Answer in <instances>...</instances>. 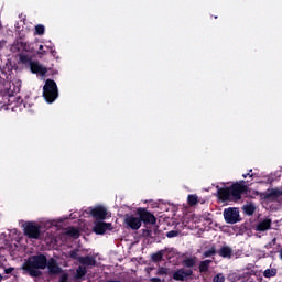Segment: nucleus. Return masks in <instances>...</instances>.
Returning <instances> with one entry per match:
<instances>
[{
    "instance_id": "obj_24",
    "label": "nucleus",
    "mask_w": 282,
    "mask_h": 282,
    "mask_svg": "<svg viewBox=\"0 0 282 282\" xmlns=\"http://www.w3.org/2000/svg\"><path fill=\"white\" fill-rule=\"evenodd\" d=\"M34 61H32V57H30V55H20V63H22L23 65H31V63H33Z\"/></svg>"
},
{
    "instance_id": "obj_8",
    "label": "nucleus",
    "mask_w": 282,
    "mask_h": 282,
    "mask_svg": "<svg viewBox=\"0 0 282 282\" xmlns=\"http://www.w3.org/2000/svg\"><path fill=\"white\" fill-rule=\"evenodd\" d=\"M279 197H282V191L279 188H269L265 192L260 193V198L264 202H275Z\"/></svg>"
},
{
    "instance_id": "obj_6",
    "label": "nucleus",
    "mask_w": 282,
    "mask_h": 282,
    "mask_svg": "<svg viewBox=\"0 0 282 282\" xmlns=\"http://www.w3.org/2000/svg\"><path fill=\"white\" fill-rule=\"evenodd\" d=\"M229 191L231 193V199L234 202H239V199H241V195H243V193H248V185H243L241 183H234L229 187Z\"/></svg>"
},
{
    "instance_id": "obj_38",
    "label": "nucleus",
    "mask_w": 282,
    "mask_h": 282,
    "mask_svg": "<svg viewBox=\"0 0 282 282\" xmlns=\"http://www.w3.org/2000/svg\"><path fill=\"white\" fill-rule=\"evenodd\" d=\"M21 102H23V99H21V97H18V98H17V104H18V105H21Z\"/></svg>"
},
{
    "instance_id": "obj_27",
    "label": "nucleus",
    "mask_w": 282,
    "mask_h": 282,
    "mask_svg": "<svg viewBox=\"0 0 282 282\" xmlns=\"http://www.w3.org/2000/svg\"><path fill=\"white\" fill-rule=\"evenodd\" d=\"M214 254H217V250L215 249V247H212L209 250L203 253V257L208 258L214 257Z\"/></svg>"
},
{
    "instance_id": "obj_26",
    "label": "nucleus",
    "mask_w": 282,
    "mask_h": 282,
    "mask_svg": "<svg viewBox=\"0 0 282 282\" xmlns=\"http://www.w3.org/2000/svg\"><path fill=\"white\" fill-rule=\"evenodd\" d=\"M35 34L37 36H43V34H45V26L43 24H37L35 26Z\"/></svg>"
},
{
    "instance_id": "obj_17",
    "label": "nucleus",
    "mask_w": 282,
    "mask_h": 282,
    "mask_svg": "<svg viewBox=\"0 0 282 282\" xmlns=\"http://www.w3.org/2000/svg\"><path fill=\"white\" fill-rule=\"evenodd\" d=\"M213 263V260H204L199 262L198 269L200 274H204V272H208L210 270V264Z\"/></svg>"
},
{
    "instance_id": "obj_14",
    "label": "nucleus",
    "mask_w": 282,
    "mask_h": 282,
    "mask_svg": "<svg viewBox=\"0 0 282 282\" xmlns=\"http://www.w3.org/2000/svg\"><path fill=\"white\" fill-rule=\"evenodd\" d=\"M272 228V220L270 219H264L257 225V230L259 232H265V230H270Z\"/></svg>"
},
{
    "instance_id": "obj_42",
    "label": "nucleus",
    "mask_w": 282,
    "mask_h": 282,
    "mask_svg": "<svg viewBox=\"0 0 282 282\" xmlns=\"http://www.w3.org/2000/svg\"><path fill=\"white\" fill-rule=\"evenodd\" d=\"M0 85H1V79H0Z\"/></svg>"
},
{
    "instance_id": "obj_9",
    "label": "nucleus",
    "mask_w": 282,
    "mask_h": 282,
    "mask_svg": "<svg viewBox=\"0 0 282 282\" xmlns=\"http://www.w3.org/2000/svg\"><path fill=\"white\" fill-rule=\"evenodd\" d=\"M107 230H113V225L111 223L95 220V225L93 227V232H95V235H105Z\"/></svg>"
},
{
    "instance_id": "obj_19",
    "label": "nucleus",
    "mask_w": 282,
    "mask_h": 282,
    "mask_svg": "<svg viewBox=\"0 0 282 282\" xmlns=\"http://www.w3.org/2000/svg\"><path fill=\"white\" fill-rule=\"evenodd\" d=\"M184 268H195L197 265V259L196 258H185L183 260Z\"/></svg>"
},
{
    "instance_id": "obj_41",
    "label": "nucleus",
    "mask_w": 282,
    "mask_h": 282,
    "mask_svg": "<svg viewBox=\"0 0 282 282\" xmlns=\"http://www.w3.org/2000/svg\"><path fill=\"white\" fill-rule=\"evenodd\" d=\"M240 184H246V181H240Z\"/></svg>"
},
{
    "instance_id": "obj_5",
    "label": "nucleus",
    "mask_w": 282,
    "mask_h": 282,
    "mask_svg": "<svg viewBox=\"0 0 282 282\" xmlns=\"http://www.w3.org/2000/svg\"><path fill=\"white\" fill-rule=\"evenodd\" d=\"M223 215L226 224H239V221H241L239 208L237 207H229L224 209Z\"/></svg>"
},
{
    "instance_id": "obj_1",
    "label": "nucleus",
    "mask_w": 282,
    "mask_h": 282,
    "mask_svg": "<svg viewBox=\"0 0 282 282\" xmlns=\"http://www.w3.org/2000/svg\"><path fill=\"white\" fill-rule=\"evenodd\" d=\"M137 215L126 214L124 215V225L130 228V230H140L142 228V224L144 226H155L158 224V218L151 212L147 210V208L139 207L137 209Z\"/></svg>"
},
{
    "instance_id": "obj_13",
    "label": "nucleus",
    "mask_w": 282,
    "mask_h": 282,
    "mask_svg": "<svg viewBox=\"0 0 282 282\" xmlns=\"http://www.w3.org/2000/svg\"><path fill=\"white\" fill-rule=\"evenodd\" d=\"M217 194H218V198L220 199V202H230V200H232V196H231V193H230V187L218 188Z\"/></svg>"
},
{
    "instance_id": "obj_12",
    "label": "nucleus",
    "mask_w": 282,
    "mask_h": 282,
    "mask_svg": "<svg viewBox=\"0 0 282 282\" xmlns=\"http://www.w3.org/2000/svg\"><path fill=\"white\" fill-rule=\"evenodd\" d=\"M30 69L32 74H39V76H45L47 74V68L41 65L39 61L31 62Z\"/></svg>"
},
{
    "instance_id": "obj_30",
    "label": "nucleus",
    "mask_w": 282,
    "mask_h": 282,
    "mask_svg": "<svg viewBox=\"0 0 282 282\" xmlns=\"http://www.w3.org/2000/svg\"><path fill=\"white\" fill-rule=\"evenodd\" d=\"M78 252H79V250L78 249H75V250H72V251H69V258L70 259H74L75 261H78V258L80 257V256H78Z\"/></svg>"
},
{
    "instance_id": "obj_36",
    "label": "nucleus",
    "mask_w": 282,
    "mask_h": 282,
    "mask_svg": "<svg viewBox=\"0 0 282 282\" xmlns=\"http://www.w3.org/2000/svg\"><path fill=\"white\" fill-rule=\"evenodd\" d=\"M150 281L151 282H162V279H160V278H151Z\"/></svg>"
},
{
    "instance_id": "obj_29",
    "label": "nucleus",
    "mask_w": 282,
    "mask_h": 282,
    "mask_svg": "<svg viewBox=\"0 0 282 282\" xmlns=\"http://www.w3.org/2000/svg\"><path fill=\"white\" fill-rule=\"evenodd\" d=\"M156 274L159 276H166L169 274V269L164 267H160Z\"/></svg>"
},
{
    "instance_id": "obj_32",
    "label": "nucleus",
    "mask_w": 282,
    "mask_h": 282,
    "mask_svg": "<svg viewBox=\"0 0 282 282\" xmlns=\"http://www.w3.org/2000/svg\"><path fill=\"white\" fill-rule=\"evenodd\" d=\"M142 237L153 238V230H151V229H142Z\"/></svg>"
},
{
    "instance_id": "obj_23",
    "label": "nucleus",
    "mask_w": 282,
    "mask_h": 282,
    "mask_svg": "<svg viewBox=\"0 0 282 282\" xmlns=\"http://www.w3.org/2000/svg\"><path fill=\"white\" fill-rule=\"evenodd\" d=\"M162 259H164V251H159V252L152 254V261L154 263H160V261H162Z\"/></svg>"
},
{
    "instance_id": "obj_37",
    "label": "nucleus",
    "mask_w": 282,
    "mask_h": 282,
    "mask_svg": "<svg viewBox=\"0 0 282 282\" xmlns=\"http://www.w3.org/2000/svg\"><path fill=\"white\" fill-rule=\"evenodd\" d=\"M152 232H154V235H160V229H158V226L156 227H154V229H153V231Z\"/></svg>"
},
{
    "instance_id": "obj_34",
    "label": "nucleus",
    "mask_w": 282,
    "mask_h": 282,
    "mask_svg": "<svg viewBox=\"0 0 282 282\" xmlns=\"http://www.w3.org/2000/svg\"><path fill=\"white\" fill-rule=\"evenodd\" d=\"M177 235H178L177 231L171 230V231H169V232L166 234V237H167L169 239H173V237H177Z\"/></svg>"
},
{
    "instance_id": "obj_10",
    "label": "nucleus",
    "mask_w": 282,
    "mask_h": 282,
    "mask_svg": "<svg viewBox=\"0 0 282 282\" xmlns=\"http://www.w3.org/2000/svg\"><path fill=\"white\" fill-rule=\"evenodd\" d=\"M188 276H193V269L181 268L173 273L174 281H186Z\"/></svg>"
},
{
    "instance_id": "obj_22",
    "label": "nucleus",
    "mask_w": 282,
    "mask_h": 282,
    "mask_svg": "<svg viewBox=\"0 0 282 282\" xmlns=\"http://www.w3.org/2000/svg\"><path fill=\"white\" fill-rule=\"evenodd\" d=\"M66 235H68L69 237H75V239H78V237H80V231L78 229H76L75 227H70L66 231Z\"/></svg>"
},
{
    "instance_id": "obj_35",
    "label": "nucleus",
    "mask_w": 282,
    "mask_h": 282,
    "mask_svg": "<svg viewBox=\"0 0 282 282\" xmlns=\"http://www.w3.org/2000/svg\"><path fill=\"white\" fill-rule=\"evenodd\" d=\"M252 173V170L249 171V173L247 174H242V177L246 180V177H254V174H250Z\"/></svg>"
},
{
    "instance_id": "obj_16",
    "label": "nucleus",
    "mask_w": 282,
    "mask_h": 282,
    "mask_svg": "<svg viewBox=\"0 0 282 282\" xmlns=\"http://www.w3.org/2000/svg\"><path fill=\"white\" fill-rule=\"evenodd\" d=\"M217 253L219 257H223V259H230V257H232V249L228 246H223Z\"/></svg>"
},
{
    "instance_id": "obj_18",
    "label": "nucleus",
    "mask_w": 282,
    "mask_h": 282,
    "mask_svg": "<svg viewBox=\"0 0 282 282\" xmlns=\"http://www.w3.org/2000/svg\"><path fill=\"white\" fill-rule=\"evenodd\" d=\"M242 210L245 215H248V217H251V215H254V210H257V207L254 206V204L250 203V204L243 205Z\"/></svg>"
},
{
    "instance_id": "obj_33",
    "label": "nucleus",
    "mask_w": 282,
    "mask_h": 282,
    "mask_svg": "<svg viewBox=\"0 0 282 282\" xmlns=\"http://www.w3.org/2000/svg\"><path fill=\"white\" fill-rule=\"evenodd\" d=\"M67 281H69V274L63 273V274L59 276L58 282H67Z\"/></svg>"
},
{
    "instance_id": "obj_7",
    "label": "nucleus",
    "mask_w": 282,
    "mask_h": 282,
    "mask_svg": "<svg viewBox=\"0 0 282 282\" xmlns=\"http://www.w3.org/2000/svg\"><path fill=\"white\" fill-rule=\"evenodd\" d=\"M88 213L94 217V219H96L95 221H105V219H107V215H109L107 208L100 205L88 208Z\"/></svg>"
},
{
    "instance_id": "obj_3",
    "label": "nucleus",
    "mask_w": 282,
    "mask_h": 282,
    "mask_svg": "<svg viewBox=\"0 0 282 282\" xmlns=\"http://www.w3.org/2000/svg\"><path fill=\"white\" fill-rule=\"evenodd\" d=\"M43 98L48 104L54 102L58 98V86L54 79H46L43 87Z\"/></svg>"
},
{
    "instance_id": "obj_2",
    "label": "nucleus",
    "mask_w": 282,
    "mask_h": 282,
    "mask_svg": "<svg viewBox=\"0 0 282 282\" xmlns=\"http://www.w3.org/2000/svg\"><path fill=\"white\" fill-rule=\"evenodd\" d=\"M47 268V256L40 253L36 256L29 257L22 264V270L32 279H39L43 276V271Z\"/></svg>"
},
{
    "instance_id": "obj_21",
    "label": "nucleus",
    "mask_w": 282,
    "mask_h": 282,
    "mask_svg": "<svg viewBox=\"0 0 282 282\" xmlns=\"http://www.w3.org/2000/svg\"><path fill=\"white\" fill-rule=\"evenodd\" d=\"M199 198L197 197V195L195 194H189L187 196V204L188 206H196V204H198Z\"/></svg>"
},
{
    "instance_id": "obj_4",
    "label": "nucleus",
    "mask_w": 282,
    "mask_h": 282,
    "mask_svg": "<svg viewBox=\"0 0 282 282\" xmlns=\"http://www.w3.org/2000/svg\"><path fill=\"white\" fill-rule=\"evenodd\" d=\"M23 232L29 239H39L41 237V225L35 221H26L23 225Z\"/></svg>"
},
{
    "instance_id": "obj_31",
    "label": "nucleus",
    "mask_w": 282,
    "mask_h": 282,
    "mask_svg": "<svg viewBox=\"0 0 282 282\" xmlns=\"http://www.w3.org/2000/svg\"><path fill=\"white\" fill-rule=\"evenodd\" d=\"M214 282H225L226 281V276H224L221 273H218L214 276L213 279Z\"/></svg>"
},
{
    "instance_id": "obj_25",
    "label": "nucleus",
    "mask_w": 282,
    "mask_h": 282,
    "mask_svg": "<svg viewBox=\"0 0 282 282\" xmlns=\"http://www.w3.org/2000/svg\"><path fill=\"white\" fill-rule=\"evenodd\" d=\"M276 274V269H267L264 272H263V276L265 279H272V276H274Z\"/></svg>"
},
{
    "instance_id": "obj_28",
    "label": "nucleus",
    "mask_w": 282,
    "mask_h": 282,
    "mask_svg": "<svg viewBox=\"0 0 282 282\" xmlns=\"http://www.w3.org/2000/svg\"><path fill=\"white\" fill-rule=\"evenodd\" d=\"M44 47H45V46H43V44H41V45L39 46L37 56H39L40 58H43V56H47V51H44Z\"/></svg>"
},
{
    "instance_id": "obj_11",
    "label": "nucleus",
    "mask_w": 282,
    "mask_h": 282,
    "mask_svg": "<svg viewBox=\"0 0 282 282\" xmlns=\"http://www.w3.org/2000/svg\"><path fill=\"white\" fill-rule=\"evenodd\" d=\"M46 268L48 270V274L51 275L63 273V268L58 265V262H56V259L54 258H51L48 261L46 260Z\"/></svg>"
},
{
    "instance_id": "obj_40",
    "label": "nucleus",
    "mask_w": 282,
    "mask_h": 282,
    "mask_svg": "<svg viewBox=\"0 0 282 282\" xmlns=\"http://www.w3.org/2000/svg\"><path fill=\"white\" fill-rule=\"evenodd\" d=\"M3 281V275H1V273H0V282H2Z\"/></svg>"
},
{
    "instance_id": "obj_39",
    "label": "nucleus",
    "mask_w": 282,
    "mask_h": 282,
    "mask_svg": "<svg viewBox=\"0 0 282 282\" xmlns=\"http://www.w3.org/2000/svg\"><path fill=\"white\" fill-rule=\"evenodd\" d=\"M52 56H56V51H51Z\"/></svg>"
},
{
    "instance_id": "obj_20",
    "label": "nucleus",
    "mask_w": 282,
    "mask_h": 282,
    "mask_svg": "<svg viewBox=\"0 0 282 282\" xmlns=\"http://www.w3.org/2000/svg\"><path fill=\"white\" fill-rule=\"evenodd\" d=\"M87 275V267L79 265L76 269L75 279H83V276Z\"/></svg>"
},
{
    "instance_id": "obj_15",
    "label": "nucleus",
    "mask_w": 282,
    "mask_h": 282,
    "mask_svg": "<svg viewBox=\"0 0 282 282\" xmlns=\"http://www.w3.org/2000/svg\"><path fill=\"white\" fill-rule=\"evenodd\" d=\"M78 263H80V265H96V258L91 257V256H86V257H79L78 258Z\"/></svg>"
}]
</instances>
